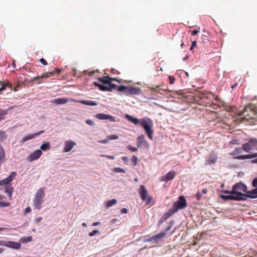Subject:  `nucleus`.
<instances>
[{
  "mask_svg": "<svg viewBox=\"0 0 257 257\" xmlns=\"http://www.w3.org/2000/svg\"><path fill=\"white\" fill-rule=\"evenodd\" d=\"M113 172L115 173H125V171L124 169L119 167L114 168L113 169Z\"/></svg>",
  "mask_w": 257,
  "mask_h": 257,
  "instance_id": "nucleus-37",
  "label": "nucleus"
},
{
  "mask_svg": "<svg viewBox=\"0 0 257 257\" xmlns=\"http://www.w3.org/2000/svg\"><path fill=\"white\" fill-rule=\"evenodd\" d=\"M79 102L83 104L95 106L97 105V103L92 100H79Z\"/></svg>",
  "mask_w": 257,
  "mask_h": 257,
  "instance_id": "nucleus-30",
  "label": "nucleus"
},
{
  "mask_svg": "<svg viewBox=\"0 0 257 257\" xmlns=\"http://www.w3.org/2000/svg\"><path fill=\"white\" fill-rule=\"evenodd\" d=\"M0 84L2 85V87L0 88V94L1 92L5 90L6 89V85H4V82L0 81Z\"/></svg>",
  "mask_w": 257,
  "mask_h": 257,
  "instance_id": "nucleus-41",
  "label": "nucleus"
},
{
  "mask_svg": "<svg viewBox=\"0 0 257 257\" xmlns=\"http://www.w3.org/2000/svg\"><path fill=\"white\" fill-rule=\"evenodd\" d=\"M169 80H170V83L171 84H173L174 83L175 80V78L173 76H170L169 77Z\"/></svg>",
  "mask_w": 257,
  "mask_h": 257,
  "instance_id": "nucleus-49",
  "label": "nucleus"
},
{
  "mask_svg": "<svg viewBox=\"0 0 257 257\" xmlns=\"http://www.w3.org/2000/svg\"><path fill=\"white\" fill-rule=\"evenodd\" d=\"M99 82L102 83L103 85H107L110 84V81L112 80L111 77L108 76H104L102 77H98L97 78Z\"/></svg>",
  "mask_w": 257,
  "mask_h": 257,
  "instance_id": "nucleus-21",
  "label": "nucleus"
},
{
  "mask_svg": "<svg viewBox=\"0 0 257 257\" xmlns=\"http://www.w3.org/2000/svg\"><path fill=\"white\" fill-rule=\"evenodd\" d=\"M108 139L109 140H116V139H118V136L117 135H110L108 137Z\"/></svg>",
  "mask_w": 257,
  "mask_h": 257,
  "instance_id": "nucleus-46",
  "label": "nucleus"
},
{
  "mask_svg": "<svg viewBox=\"0 0 257 257\" xmlns=\"http://www.w3.org/2000/svg\"><path fill=\"white\" fill-rule=\"evenodd\" d=\"M127 148L128 149L132 151V152H137L138 151V148H136V147H134L132 146H128L127 147Z\"/></svg>",
  "mask_w": 257,
  "mask_h": 257,
  "instance_id": "nucleus-40",
  "label": "nucleus"
},
{
  "mask_svg": "<svg viewBox=\"0 0 257 257\" xmlns=\"http://www.w3.org/2000/svg\"><path fill=\"white\" fill-rule=\"evenodd\" d=\"M43 202V199L35 196L33 199V205L36 209L39 210L41 207V204Z\"/></svg>",
  "mask_w": 257,
  "mask_h": 257,
  "instance_id": "nucleus-20",
  "label": "nucleus"
},
{
  "mask_svg": "<svg viewBox=\"0 0 257 257\" xmlns=\"http://www.w3.org/2000/svg\"><path fill=\"white\" fill-rule=\"evenodd\" d=\"M52 76H53V73L52 72H46L43 73L42 75L40 76H38L37 77H35L33 78L31 81H36L37 84H40L43 82V79L47 78Z\"/></svg>",
  "mask_w": 257,
  "mask_h": 257,
  "instance_id": "nucleus-10",
  "label": "nucleus"
},
{
  "mask_svg": "<svg viewBox=\"0 0 257 257\" xmlns=\"http://www.w3.org/2000/svg\"><path fill=\"white\" fill-rule=\"evenodd\" d=\"M4 85H6V87H8L12 89L13 85L8 81H7L6 82H4Z\"/></svg>",
  "mask_w": 257,
  "mask_h": 257,
  "instance_id": "nucleus-47",
  "label": "nucleus"
},
{
  "mask_svg": "<svg viewBox=\"0 0 257 257\" xmlns=\"http://www.w3.org/2000/svg\"><path fill=\"white\" fill-rule=\"evenodd\" d=\"M196 197L198 200H199L201 198V194L199 192H198L196 195Z\"/></svg>",
  "mask_w": 257,
  "mask_h": 257,
  "instance_id": "nucleus-55",
  "label": "nucleus"
},
{
  "mask_svg": "<svg viewBox=\"0 0 257 257\" xmlns=\"http://www.w3.org/2000/svg\"><path fill=\"white\" fill-rule=\"evenodd\" d=\"M247 191L246 186L240 182L236 183L232 188V191L230 195H226V200H245V194Z\"/></svg>",
  "mask_w": 257,
  "mask_h": 257,
  "instance_id": "nucleus-2",
  "label": "nucleus"
},
{
  "mask_svg": "<svg viewBox=\"0 0 257 257\" xmlns=\"http://www.w3.org/2000/svg\"><path fill=\"white\" fill-rule=\"evenodd\" d=\"M159 87H160L159 85H154L153 86V87L151 88V89L152 90H153L154 91H157V89L159 88Z\"/></svg>",
  "mask_w": 257,
  "mask_h": 257,
  "instance_id": "nucleus-51",
  "label": "nucleus"
},
{
  "mask_svg": "<svg viewBox=\"0 0 257 257\" xmlns=\"http://www.w3.org/2000/svg\"><path fill=\"white\" fill-rule=\"evenodd\" d=\"M5 160V152L2 145H0V166Z\"/></svg>",
  "mask_w": 257,
  "mask_h": 257,
  "instance_id": "nucleus-27",
  "label": "nucleus"
},
{
  "mask_svg": "<svg viewBox=\"0 0 257 257\" xmlns=\"http://www.w3.org/2000/svg\"><path fill=\"white\" fill-rule=\"evenodd\" d=\"M139 194L141 199L145 201L147 204L151 202L152 200V197L148 195V190L146 189L145 187L141 185L140 186Z\"/></svg>",
  "mask_w": 257,
  "mask_h": 257,
  "instance_id": "nucleus-7",
  "label": "nucleus"
},
{
  "mask_svg": "<svg viewBox=\"0 0 257 257\" xmlns=\"http://www.w3.org/2000/svg\"><path fill=\"white\" fill-rule=\"evenodd\" d=\"M196 46V41H193L192 43V46L190 48V50H193V48Z\"/></svg>",
  "mask_w": 257,
  "mask_h": 257,
  "instance_id": "nucleus-58",
  "label": "nucleus"
},
{
  "mask_svg": "<svg viewBox=\"0 0 257 257\" xmlns=\"http://www.w3.org/2000/svg\"><path fill=\"white\" fill-rule=\"evenodd\" d=\"M40 62L44 65H47V61L44 59V58H41L40 59Z\"/></svg>",
  "mask_w": 257,
  "mask_h": 257,
  "instance_id": "nucleus-52",
  "label": "nucleus"
},
{
  "mask_svg": "<svg viewBox=\"0 0 257 257\" xmlns=\"http://www.w3.org/2000/svg\"><path fill=\"white\" fill-rule=\"evenodd\" d=\"M176 212L175 211L174 209L172 207L166 213H165L162 217L160 220V223H161L167 220L170 216H171L174 213Z\"/></svg>",
  "mask_w": 257,
  "mask_h": 257,
  "instance_id": "nucleus-16",
  "label": "nucleus"
},
{
  "mask_svg": "<svg viewBox=\"0 0 257 257\" xmlns=\"http://www.w3.org/2000/svg\"><path fill=\"white\" fill-rule=\"evenodd\" d=\"M237 85V83H235L234 84L232 85L231 87L232 89H233L234 87H236Z\"/></svg>",
  "mask_w": 257,
  "mask_h": 257,
  "instance_id": "nucleus-64",
  "label": "nucleus"
},
{
  "mask_svg": "<svg viewBox=\"0 0 257 257\" xmlns=\"http://www.w3.org/2000/svg\"><path fill=\"white\" fill-rule=\"evenodd\" d=\"M199 32V31L198 30H193L192 32H191V34L192 35H196V34H197Z\"/></svg>",
  "mask_w": 257,
  "mask_h": 257,
  "instance_id": "nucleus-56",
  "label": "nucleus"
},
{
  "mask_svg": "<svg viewBox=\"0 0 257 257\" xmlns=\"http://www.w3.org/2000/svg\"><path fill=\"white\" fill-rule=\"evenodd\" d=\"M42 220V217L38 216L35 219L34 221H35V223L38 224Z\"/></svg>",
  "mask_w": 257,
  "mask_h": 257,
  "instance_id": "nucleus-43",
  "label": "nucleus"
},
{
  "mask_svg": "<svg viewBox=\"0 0 257 257\" xmlns=\"http://www.w3.org/2000/svg\"><path fill=\"white\" fill-rule=\"evenodd\" d=\"M142 92L141 89L138 87L127 86L126 91H125V95L129 96L131 95H139Z\"/></svg>",
  "mask_w": 257,
  "mask_h": 257,
  "instance_id": "nucleus-11",
  "label": "nucleus"
},
{
  "mask_svg": "<svg viewBox=\"0 0 257 257\" xmlns=\"http://www.w3.org/2000/svg\"><path fill=\"white\" fill-rule=\"evenodd\" d=\"M245 198H257V189L254 188L252 189L251 191H248L246 192Z\"/></svg>",
  "mask_w": 257,
  "mask_h": 257,
  "instance_id": "nucleus-22",
  "label": "nucleus"
},
{
  "mask_svg": "<svg viewBox=\"0 0 257 257\" xmlns=\"http://www.w3.org/2000/svg\"><path fill=\"white\" fill-rule=\"evenodd\" d=\"M7 114V110L0 109V121L5 119V116Z\"/></svg>",
  "mask_w": 257,
  "mask_h": 257,
  "instance_id": "nucleus-34",
  "label": "nucleus"
},
{
  "mask_svg": "<svg viewBox=\"0 0 257 257\" xmlns=\"http://www.w3.org/2000/svg\"><path fill=\"white\" fill-rule=\"evenodd\" d=\"M217 157L213 155H210L206 160V165H211L214 164L217 160Z\"/></svg>",
  "mask_w": 257,
  "mask_h": 257,
  "instance_id": "nucleus-25",
  "label": "nucleus"
},
{
  "mask_svg": "<svg viewBox=\"0 0 257 257\" xmlns=\"http://www.w3.org/2000/svg\"><path fill=\"white\" fill-rule=\"evenodd\" d=\"M116 200L115 199H113L110 200H108L106 203V208H109L112 206L113 205H114L116 203Z\"/></svg>",
  "mask_w": 257,
  "mask_h": 257,
  "instance_id": "nucleus-32",
  "label": "nucleus"
},
{
  "mask_svg": "<svg viewBox=\"0 0 257 257\" xmlns=\"http://www.w3.org/2000/svg\"><path fill=\"white\" fill-rule=\"evenodd\" d=\"M23 242H30L32 240V237L31 236L24 237L23 238Z\"/></svg>",
  "mask_w": 257,
  "mask_h": 257,
  "instance_id": "nucleus-39",
  "label": "nucleus"
},
{
  "mask_svg": "<svg viewBox=\"0 0 257 257\" xmlns=\"http://www.w3.org/2000/svg\"><path fill=\"white\" fill-rule=\"evenodd\" d=\"M108 142V140L106 139L98 141V143L101 144H106Z\"/></svg>",
  "mask_w": 257,
  "mask_h": 257,
  "instance_id": "nucleus-53",
  "label": "nucleus"
},
{
  "mask_svg": "<svg viewBox=\"0 0 257 257\" xmlns=\"http://www.w3.org/2000/svg\"><path fill=\"white\" fill-rule=\"evenodd\" d=\"M61 72V70L57 68H55L54 69V71L52 72V73H53V75H54L55 73H60Z\"/></svg>",
  "mask_w": 257,
  "mask_h": 257,
  "instance_id": "nucleus-50",
  "label": "nucleus"
},
{
  "mask_svg": "<svg viewBox=\"0 0 257 257\" xmlns=\"http://www.w3.org/2000/svg\"><path fill=\"white\" fill-rule=\"evenodd\" d=\"M100 223L99 222H93V223H92V226H97V225H98L100 224Z\"/></svg>",
  "mask_w": 257,
  "mask_h": 257,
  "instance_id": "nucleus-63",
  "label": "nucleus"
},
{
  "mask_svg": "<svg viewBox=\"0 0 257 257\" xmlns=\"http://www.w3.org/2000/svg\"><path fill=\"white\" fill-rule=\"evenodd\" d=\"M171 226H168L167 227L166 229L164 231H163L162 232H166V235L167 234V232L170 230V229H171Z\"/></svg>",
  "mask_w": 257,
  "mask_h": 257,
  "instance_id": "nucleus-61",
  "label": "nucleus"
},
{
  "mask_svg": "<svg viewBox=\"0 0 257 257\" xmlns=\"http://www.w3.org/2000/svg\"><path fill=\"white\" fill-rule=\"evenodd\" d=\"M99 231L98 230H94L92 232L89 233V236H93L95 235L96 234L98 233Z\"/></svg>",
  "mask_w": 257,
  "mask_h": 257,
  "instance_id": "nucleus-42",
  "label": "nucleus"
},
{
  "mask_svg": "<svg viewBox=\"0 0 257 257\" xmlns=\"http://www.w3.org/2000/svg\"><path fill=\"white\" fill-rule=\"evenodd\" d=\"M16 176V172H12L7 178L0 180V186H6L5 192L8 194L10 199H12V193L13 192V188L12 187L11 185H10V183L15 178Z\"/></svg>",
  "mask_w": 257,
  "mask_h": 257,
  "instance_id": "nucleus-3",
  "label": "nucleus"
},
{
  "mask_svg": "<svg viewBox=\"0 0 257 257\" xmlns=\"http://www.w3.org/2000/svg\"><path fill=\"white\" fill-rule=\"evenodd\" d=\"M76 145V143L71 140H69L64 142L63 152L65 153L69 152Z\"/></svg>",
  "mask_w": 257,
  "mask_h": 257,
  "instance_id": "nucleus-12",
  "label": "nucleus"
},
{
  "mask_svg": "<svg viewBox=\"0 0 257 257\" xmlns=\"http://www.w3.org/2000/svg\"><path fill=\"white\" fill-rule=\"evenodd\" d=\"M252 186L257 189V178H254L252 182Z\"/></svg>",
  "mask_w": 257,
  "mask_h": 257,
  "instance_id": "nucleus-44",
  "label": "nucleus"
},
{
  "mask_svg": "<svg viewBox=\"0 0 257 257\" xmlns=\"http://www.w3.org/2000/svg\"><path fill=\"white\" fill-rule=\"evenodd\" d=\"M79 102L83 104L95 106L97 105V103L92 100H79Z\"/></svg>",
  "mask_w": 257,
  "mask_h": 257,
  "instance_id": "nucleus-29",
  "label": "nucleus"
},
{
  "mask_svg": "<svg viewBox=\"0 0 257 257\" xmlns=\"http://www.w3.org/2000/svg\"><path fill=\"white\" fill-rule=\"evenodd\" d=\"M42 151L40 150H37L33 153H31L28 159L30 161H33L39 159L42 155Z\"/></svg>",
  "mask_w": 257,
  "mask_h": 257,
  "instance_id": "nucleus-17",
  "label": "nucleus"
},
{
  "mask_svg": "<svg viewBox=\"0 0 257 257\" xmlns=\"http://www.w3.org/2000/svg\"><path fill=\"white\" fill-rule=\"evenodd\" d=\"M100 156L102 157H106L107 158L112 159V160L114 159V157L113 156H108V155H101Z\"/></svg>",
  "mask_w": 257,
  "mask_h": 257,
  "instance_id": "nucleus-54",
  "label": "nucleus"
},
{
  "mask_svg": "<svg viewBox=\"0 0 257 257\" xmlns=\"http://www.w3.org/2000/svg\"><path fill=\"white\" fill-rule=\"evenodd\" d=\"M4 196L0 194V200H2L4 198ZM10 206V203L8 202L0 201V207H5Z\"/></svg>",
  "mask_w": 257,
  "mask_h": 257,
  "instance_id": "nucleus-33",
  "label": "nucleus"
},
{
  "mask_svg": "<svg viewBox=\"0 0 257 257\" xmlns=\"http://www.w3.org/2000/svg\"><path fill=\"white\" fill-rule=\"evenodd\" d=\"M98 72V70L97 69L96 70H92V71H90L86 70V71H84L83 73H84V75L88 74H89V75L91 76V75H93L94 73H95L96 72Z\"/></svg>",
  "mask_w": 257,
  "mask_h": 257,
  "instance_id": "nucleus-35",
  "label": "nucleus"
},
{
  "mask_svg": "<svg viewBox=\"0 0 257 257\" xmlns=\"http://www.w3.org/2000/svg\"><path fill=\"white\" fill-rule=\"evenodd\" d=\"M176 175V173L174 171H171L167 173L166 175L161 177V181L168 182L170 180H172Z\"/></svg>",
  "mask_w": 257,
  "mask_h": 257,
  "instance_id": "nucleus-15",
  "label": "nucleus"
},
{
  "mask_svg": "<svg viewBox=\"0 0 257 257\" xmlns=\"http://www.w3.org/2000/svg\"><path fill=\"white\" fill-rule=\"evenodd\" d=\"M122 160L125 163H127L128 161V158L127 157H122L121 158Z\"/></svg>",
  "mask_w": 257,
  "mask_h": 257,
  "instance_id": "nucleus-60",
  "label": "nucleus"
},
{
  "mask_svg": "<svg viewBox=\"0 0 257 257\" xmlns=\"http://www.w3.org/2000/svg\"><path fill=\"white\" fill-rule=\"evenodd\" d=\"M95 117L100 120H108L111 122L115 121V117L104 113H98L95 115Z\"/></svg>",
  "mask_w": 257,
  "mask_h": 257,
  "instance_id": "nucleus-13",
  "label": "nucleus"
},
{
  "mask_svg": "<svg viewBox=\"0 0 257 257\" xmlns=\"http://www.w3.org/2000/svg\"><path fill=\"white\" fill-rule=\"evenodd\" d=\"M230 143L233 145L238 144V141L237 140H233L230 142Z\"/></svg>",
  "mask_w": 257,
  "mask_h": 257,
  "instance_id": "nucleus-57",
  "label": "nucleus"
},
{
  "mask_svg": "<svg viewBox=\"0 0 257 257\" xmlns=\"http://www.w3.org/2000/svg\"><path fill=\"white\" fill-rule=\"evenodd\" d=\"M44 132V131L43 130V131H40L39 132H37V133H34L33 134H30V135H27V136L24 137V138H23L21 139V142L22 143H24L28 140H30L38 136L39 135H41V134L43 133Z\"/></svg>",
  "mask_w": 257,
  "mask_h": 257,
  "instance_id": "nucleus-18",
  "label": "nucleus"
},
{
  "mask_svg": "<svg viewBox=\"0 0 257 257\" xmlns=\"http://www.w3.org/2000/svg\"><path fill=\"white\" fill-rule=\"evenodd\" d=\"M127 86H124V85H121L120 86H118L117 90L118 91L122 92V91H126Z\"/></svg>",
  "mask_w": 257,
  "mask_h": 257,
  "instance_id": "nucleus-36",
  "label": "nucleus"
},
{
  "mask_svg": "<svg viewBox=\"0 0 257 257\" xmlns=\"http://www.w3.org/2000/svg\"><path fill=\"white\" fill-rule=\"evenodd\" d=\"M45 190L44 188H40L36 192L35 196L38 197L40 198L43 199L45 196Z\"/></svg>",
  "mask_w": 257,
  "mask_h": 257,
  "instance_id": "nucleus-28",
  "label": "nucleus"
},
{
  "mask_svg": "<svg viewBox=\"0 0 257 257\" xmlns=\"http://www.w3.org/2000/svg\"><path fill=\"white\" fill-rule=\"evenodd\" d=\"M0 246H4L9 248L19 249L21 248V243L13 241L0 240Z\"/></svg>",
  "mask_w": 257,
  "mask_h": 257,
  "instance_id": "nucleus-9",
  "label": "nucleus"
},
{
  "mask_svg": "<svg viewBox=\"0 0 257 257\" xmlns=\"http://www.w3.org/2000/svg\"><path fill=\"white\" fill-rule=\"evenodd\" d=\"M85 122L91 126H94L95 124L94 121L90 119H87Z\"/></svg>",
  "mask_w": 257,
  "mask_h": 257,
  "instance_id": "nucleus-45",
  "label": "nucleus"
},
{
  "mask_svg": "<svg viewBox=\"0 0 257 257\" xmlns=\"http://www.w3.org/2000/svg\"><path fill=\"white\" fill-rule=\"evenodd\" d=\"M257 157V153L251 155H239L236 157L237 159L245 160Z\"/></svg>",
  "mask_w": 257,
  "mask_h": 257,
  "instance_id": "nucleus-24",
  "label": "nucleus"
},
{
  "mask_svg": "<svg viewBox=\"0 0 257 257\" xmlns=\"http://www.w3.org/2000/svg\"><path fill=\"white\" fill-rule=\"evenodd\" d=\"M140 122L141 126L143 127V128H144L148 137L151 140H153L154 132L153 130H152V121L150 119H148L147 120L145 119H141Z\"/></svg>",
  "mask_w": 257,
  "mask_h": 257,
  "instance_id": "nucleus-4",
  "label": "nucleus"
},
{
  "mask_svg": "<svg viewBox=\"0 0 257 257\" xmlns=\"http://www.w3.org/2000/svg\"><path fill=\"white\" fill-rule=\"evenodd\" d=\"M187 203L183 196L179 197V200L174 202L173 204L172 207L174 209L175 211H177L180 209H183L187 207Z\"/></svg>",
  "mask_w": 257,
  "mask_h": 257,
  "instance_id": "nucleus-6",
  "label": "nucleus"
},
{
  "mask_svg": "<svg viewBox=\"0 0 257 257\" xmlns=\"http://www.w3.org/2000/svg\"><path fill=\"white\" fill-rule=\"evenodd\" d=\"M137 144L138 147H149V144H148L147 142L145 140V137L144 136L142 135L140 136H139L137 138Z\"/></svg>",
  "mask_w": 257,
  "mask_h": 257,
  "instance_id": "nucleus-19",
  "label": "nucleus"
},
{
  "mask_svg": "<svg viewBox=\"0 0 257 257\" xmlns=\"http://www.w3.org/2000/svg\"><path fill=\"white\" fill-rule=\"evenodd\" d=\"M121 213H127V209L125 208H123L121 210Z\"/></svg>",
  "mask_w": 257,
  "mask_h": 257,
  "instance_id": "nucleus-59",
  "label": "nucleus"
},
{
  "mask_svg": "<svg viewBox=\"0 0 257 257\" xmlns=\"http://www.w3.org/2000/svg\"><path fill=\"white\" fill-rule=\"evenodd\" d=\"M93 84L99 88V89L103 91H112L113 89H117V85L112 83V80L110 81V84H109L108 86H106L103 84H99L98 82H94Z\"/></svg>",
  "mask_w": 257,
  "mask_h": 257,
  "instance_id": "nucleus-8",
  "label": "nucleus"
},
{
  "mask_svg": "<svg viewBox=\"0 0 257 257\" xmlns=\"http://www.w3.org/2000/svg\"><path fill=\"white\" fill-rule=\"evenodd\" d=\"M231 113L230 117L226 116V121L231 119L233 121H237L238 118L236 116H240L244 115V117L240 118L241 119L248 120L254 119L257 114V106L254 104H250L244 108L243 111H238L236 108L233 106L226 105V112Z\"/></svg>",
  "mask_w": 257,
  "mask_h": 257,
  "instance_id": "nucleus-1",
  "label": "nucleus"
},
{
  "mask_svg": "<svg viewBox=\"0 0 257 257\" xmlns=\"http://www.w3.org/2000/svg\"><path fill=\"white\" fill-rule=\"evenodd\" d=\"M131 161L133 163V166H136L138 164V158L136 156H133L131 158Z\"/></svg>",
  "mask_w": 257,
  "mask_h": 257,
  "instance_id": "nucleus-38",
  "label": "nucleus"
},
{
  "mask_svg": "<svg viewBox=\"0 0 257 257\" xmlns=\"http://www.w3.org/2000/svg\"><path fill=\"white\" fill-rule=\"evenodd\" d=\"M51 148L50 144L48 142H46L44 143H43L41 146H40V150H42L43 151H46L49 150H50Z\"/></svg>",
  "mask_w": 257,
  "mask_h": 257,
  "instance_id": "nucleus-31",
  "label": "nucleus"
},
{
  "mask_svg": "<svg viewBox=\"0 0 257 257\" xmlns=\"http://www.w3.org/2000/svg\"><path fill=\"white\" fill-rule=\"evenodd\" d=\"M125 118H126L129 121L133 122V123L135 124H138L140 123V120L137 118L134 117L132 115H130L129 114H125Z\"/></svg>",
  "mask_w": 257,
  "mask_h": 257,
  "instance_id": "nucleus-26",
  "label": "nucleus"
},
{
  "mask_svg": "<svg viewBox=\"0 0 257 257\" xmlns=\"http://www.w3.org/2000/svg\"><path fill=\"white\" fill-rule=\"evenodd\" d=\"M242 149L247 153L252 150H257V139L253 138L248 139L242 144Z\"/></svg>",
  "mask_w": 257,
  "mask_h": 257,
  "instance_id": "nucleus-5",
  "label": "nucleus"
},
{
  "mask_svg": "<svg viewBox=\"0 0 257 257\" xmlns=\"http://www.w3.org/2000/svg\"><path fill=\"white\" fill-rule=\"evenodd\" d=\"M31 211V209L30 207H27L25 209V213H27Z\"/></svg>",
  "mask_w": 257,
  "mask_h": 257,
  "instance_id": "nucleus-62",
  "label": "nucleus"
},
{
  "mask_svg": "<svg viewBox=\"0 0 257 257\" xmlns=\"http://www.w3.org/2000/svg\"><path fill=\"white\" fill-rule=\"evenodd\" d=\"M242 149H243L242 148H237V149H235L234 151L235 154H241L242 153Z\"/></svg>",
  "mask_w": 257,
  "mask_h": 257,
  "instance_id": "nucleus-48",
  "label": "nucleus"
},
{
  "mask_svg": "<svg viewBox=\"0 0 257 257\" xmlns=\"http://www.w3.org/2000/svg\"><path fill=\"white\" fill-rule=\"evenodd\" d=\"M165 236L166 232H161L147 239L146 241L152 242L154 241L155 242H158L160 240L162 239Z\"/></svg>",
  "mask_w": 257,
  "mask_h": 257,
  "instance_id": "nucleus-14",
  "label": "nucleus"
},
{
  "mask_svg": "<svg viewBox=\"0 0 257 257\" xmlns=\"http://www.w3.org/2000/svg\"><path fill=\"white\" fill-rule=\"evenodd\" d=\"M68 99L66 98H59L52 99L50 102L52 103H56L57 104H62L68 102Z\"/></svg>",
  "mask_w": 257,
  "mask_h": 257,
  "instance_id": "nucleus-23",
  "label": "nucleus"
}]
</instances>
